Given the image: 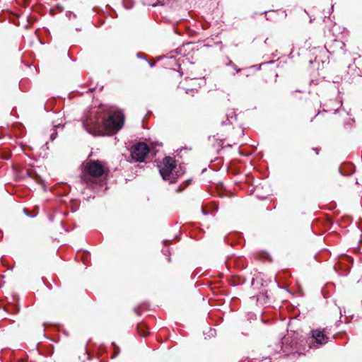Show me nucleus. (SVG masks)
I'll return each mask as SVG.
<instances>
[{
  "instance_id": "obj_5",
  "label": "nucleus",
  "mask_w": 362,
  "mask_h": 362,
  "mask_svg": "<svg viewBox=\"0 0 362 362\" xmlns=\"http://www.w3.org/2000/svg\"><path fill=\"white\" fill-rule=\"evenodd\" d=\"M312 337L315 339V342L320 345L326 344L328 340V338L325 335V334L318 329L312 331Z\"/></svg>"
},
{
  "instance_id": "obj_3",
  "label": "nucleus",
  "mask_w": 362,
  "mask_h": 362,
  "mask_svg": "<svg viewBox=\"0 0 362 362\" xmlns=\"http://www.w3.org/2000/svg\"><path fill=\"white\" fill-rule=\"evenodd\" d=\"M86 172L92 177H100L104 172L105 169L103 165L98 161L90 160L84 164Z\"/></svg>"
},
{
  "instance_id": "obj_6",
  "label": "nucleus",
  "mask_w": 362,
  "mask_h": 362,
  "mask_svg": "<svg viewBox=\"0 0 362 362\" xmlns=\"http://www.w3.org/2000/svg\"><path fill=\"white\" fill-rule=\"evenodd\" d=\"M104 132L103 134L112 135L113 133V117L110 115L103 122Z\"/></svg>"
},
{
  "instance_id": "obj_7",
  "label": "nucleus",
  "mask_w": 362,
  "mask_h": 362,
  "mask_svg": "<svg viewBox=\"0 0 362 362\" xmlns=\"http://www.w3.org/2000/svg\"><path fill=\"white\" fill-rule=\"evenodd\" d=\"M114 353H115V357L116 356V354H117V351H116V347L115 346V351H114Z\"/></svg>"
},
{
  "instance_id": "obj_2",
  "label": "nucleus",
  "mask_w": 362,
  "mask_h": 362,
  "mask_svg": "<svg viewBox=\"0 0 362 362\" xmlns=\"http://www.w3.org/2000/svg\"><path fill=\"white\" fill-rule=\"evenodd\" d=\"M149 152L148 146L143 142L134 145L131 149L132 158L138 162H143Z\"/></svg>"
},
{
  "instance_id": "obj_4",
  "label": "nucleus",
  "mask_w": 362,
  "mask_h": 362,
  "mask_svg": "<svg viewBox=\"0 0 362 362\" xmlns=\"http://www.w3.org/2000/svg\"><path fill=\"white\" fill-rule=\"evenodd\" d=\"M125 116L121 110L115 109V134L119 131L124 126Z\"/></svg>"
},
{
  "instance_id": "obj_1",
  "label": "nucleus",
  "mask_w": 362,
  "mask_h": 362,
  "mask_svg": "<svg viewBox=\"0 0 362 362\" xmlns=\"http://www.w3.org/2000/svg\"><path fill=\"white\" fill-rule=\"evenodd\" d=\"M158 167L163 179L170 183L175 182L185 172L182 166H177L175 159L171 157L164 158Z\"/></svg>"
},
{
  "instance_id": "obj_8",
  "label": "nucleus",
  "mask_w": 362,
  "mask_h": 362,
  "mask_svg": "<svg viewBox=\"0 0 362 362\" xmlns=\"http://www.w3.org/2000/svg\"><path fill=\"white\" fill-rule=\"evenodd\" d=\"M132 4H129V5L127 6L128 8H131L132 7Z\"/></svg>"
}]
</instances>
